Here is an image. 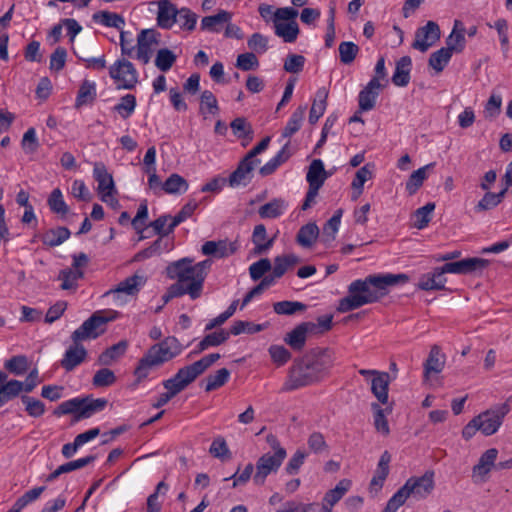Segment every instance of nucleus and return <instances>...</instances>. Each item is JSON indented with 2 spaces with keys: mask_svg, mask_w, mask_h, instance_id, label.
<instances>
[{
  "mask_svg": "<svg viewBox=\"0 0 512 512\" xmlns=\"http://www.w3.org/2000/svg\"><path fill=\"white\" fill-rule=\"evenodd\" d=\"M446 357L441 353L438 345L431 347L427 360L424 363V376L428 378L431 373H440L444 369Z\"/></svg>",
  "mask_w": 512,
  "mask_h": 512,
  "instance_id": "obj_23",
  "label": "nucleus"
},
{
  "mask_svg": "<svg viewBox=\"0 0 512 512\" xmlns=\"http://www.w3.org/2000/svg\"><path fill=\"white\" fill-rule=\"evenodd\" d=\"M300 259L295 254L280 255L274 258L273 274L274 277L281 278L285 272L294 265L298 264Z\"/></svg>",
  "mask_w": 512,
  "mask_h": 512,
  "instance_id": "obj_43",
  "label": "nucleus"
},
{
  "mask_svg": "<svg viewBox=\"0 0 512 512\" xmlns=\"http://www.w3.org/2000/svg\"><path fill=\"white\" fill-rule=\"evenodd\" d=\"M307 306L298 301H279L273 304V310L278 315H294L296 313L304 312Z\"/></svg>",
  "mask_w": 512,
  "mask_h": 512,
  "instance_id": "obj_50",
  "label": "nucleus"
},
{
  "mask_svg": "<svg viewBox=\"0 0 512 512\" xmlns=\"http://www.w3.org/2000/svg\"><path fill=\"white\" fill-rule=\"evenodd\" d=\"M161 365L156 361V359L147 352L143 355V357L139 360L138 365L134 370V375L136 377L137 382H142L146 379L149 374L159 368Z\"/></svg>",
  "mask_w": 512,
  "mask_h": 512,
  "instance_id": "obj_30",
  "label": "nucleus"
},
{
  "mask_svg": "<svg viewBox=\"0 0 512 512\" xmlns=\"http://www.w3.org/2000/svg\"><path fill=\"white\" fill-rule=\"evenodd\" d=\"M285 207L286 205L284 200L280 198L273 199L262 205L258 210V214L263 219L278 218L283 214Z\"/></svg>",
  "mask_w": 512,
  "mask_h": 512,
  "instance_id": "obj_40",
  "label": "nucleus"
},
{
  "mask_svg": "<svg viewBox=\"0 0 512 512\" xmlns=\"http://www.w3.org/2000/svg\"><path fill=\"white\" fill-rule=\"evenodd\" d=\"M506 192L507 188L502 189L499 193L488 191L475 206V211L482 212L495 208L502 202Z\"/></svg>",
  "mask_w": 512,
  "mask_h": 512,
  "instance_id": "obj_47",
  "label": "nucleus"
},
{
  "mask_svg": "<svg viewBox=\"0 0 512 512\" xmlns=\"http://www.w3.org/2000/svg\"><path fill=\"white\" fill-rule=\"evenodd\" d=\"M391 378L389 373L381 372L377 377L371 380V392L381 404L388 403V391Z\"/></svg>",
  "mask_w": 512,
  "mask_h": 512,
  "instance_id": "obj_24",
  "label": "nucleus"
},
{
  "mask_svg": "<svg viewBox=\"0 0 512 512\" xmlns=\"http://www.w3.org/2000/svg\"><path fill=\"white\" fill-rule=\"evenodd\" d=\"M230 331L221 329L220 331L206 335L198 344V349L194 353H200L211 346H218L228 340Z\"/></svg>",
  "mask_w": 512,
  "mask_h": 512,
  "instance_id": "obj_49",
  "label": "nucleus"
},
{
  "mask_svg": "<svg viewBox=\"0 0 512 512\" xmlns=\"http://www.w3.org/2000/svg\"><path fill=\"white\" fill-rule=\"evenodd\" d=\"M411 58L403 56L396 62L395 72L392 76V82L398 87H405L410 81Z\"/></svg>",
  "mask_w": 512,
  "mask_h": 512,
  "instance_id": "obj_28",
  "label": "nucleus"
},
{
  "mask_svg": "<svg viewBox=\"0 0 512 512\" xmlns=\"http://www.w3.org/2000/svg\"><path fill=\"white\" fill-rule=\"evenodd\" d=\"M112 318L105 317L101 312L93 313L83 324L71 334L72 342L96 339L104 332V326Z\"/></svg>",
  "mask_w": 512,
  "mask_h": 512,
  "instance_id": "obj_5",
  "label": "nucleus"
},
{
  "mask_svg": "<svg viewBox=\"0 0 512 512\" xmlns=\"http://www.w3.org/2000/svg\"><path fill=\"white\" fill-rule=\"evenodd\" d=\"M197 208L198 202L195 199H190L172 218V221L169 224V230L173 231L176 226L190 218Z\"/></svg>",
  "mask_w": 512,
  "mask_h": 512,
  "instance_id": "obj_57",
  "label": "nucleus"
},
{
  "mask_svg": "<svg viewBox=\"0 0 512 512\" xmlns=\"http://www.w3.org/2000/svg\"><path fill=\"white\" fill-rule=\"evenodd\" d=\"M188 187L186 179L177 173L171 174L162 184V190L167 194H182Z\"/></svg>",
  "mask_w": 512,
  "mask_h": 512,
  "instance_id": "obj_39",
  "label": "nucleus"
},
{
  "mask_svg": "<svg viewBox=\"0 0 512 512\" xmlns=\"http://www.w3.org/2000/svg\"><path fill=\"white\" fill-rule=\"evenodd\" d=\"M197 22V15L190 9L183 7L179 9V14L176 18V24L182 30L193 31Z\"/></svg>",
  "mask_w": 512,
  "mask_h": 512,
  "instance_id": "obj_63",
  "label": "nucleus"
},
{
  "mask_svg": "<svg viewBox=\"0 0 512 512\" xmlns=\"http://www.w3.org/2000/svg\"><path fill=\"white\" fill-rule=\"evenodd\" d=\"M110 77L119 82L118 88L133 89L138 82V74L133 64L126 59H119L109 68Z\"/></svg>",
  "mask_w": 512,
  "mask_h": 512,
  "instance_id": "obj_7",
  "label": "nucleus"
},
{
  "mask_svg": "<svg viewBox=\"0 0 512 512\" xmlns=\"http://www.w3.org/2000/svg\"><path fill=\"white\" fill-rule=\"evenodd\" d=\"M230 127L233 131V134L238 139H249L251 140L253 137V129L251 124L244 117H237L231 123Z\"/></svg>",
  "mask_w": 512,
  "mask_h": 512,
  "instance_id": "obj_54",
  "label": "nucleus"
},
{
  "mask_svg": "<svg viewBox=\"0 0 512 512\" xmlns=\"http://www.w3.org/2000/svg\"><path fill=\"white\" fill-rule=\"evenodd\" d=\"M435 210V203L429 202L423 207L418 208L412 215L413 227L421 230L428 226L432 219V213Z\"/></svg>",
  "mask_w": 512,
  "mask_h": 512,
  "instance_id": "obj_41",
  "label": "nucleus"
},
{
  "mask_svg": "<svg viewBox=\"0 0 512 512\" xmlns=\"http://www.w3.org/2000/svg\"><path fill=\"white\" fill-rule=\"evenodd\" d=\"M447 49L453 52H461L465 46L464 28L460 20H455L452 33L446 40Z\"/></svg>",
  "mask_w": 512,
  "mask_h": 512,
  "instance_id": "obj_34",
  "label": "nucleus"
},
{
  "mask_svg": "<svg viewBox=\"0 0 512 512\" xmlns=\"http://www.w3.org/2000/svg\"><path fill=\"white\" fill-rule=\"evenodd\" d=\"M259 164L260 161H252L244 157L237 168L226 178L228 185L232 188L247 186L252 181L255 167Z\"/></svg>",
  "mask_w": 512,
  "mask_h": 512,
  "instance_id": "obj_14",
  "label": "nucleus"
},
{
  "mask_svg": "<svg viewBox=\"0 0 512 512\" xmlns=\"http://www.w3.org/2000/svg\"><path fill=\"white\" fill-rule=\"evenodd\" d=\"M382 87V84L377 83L376 79H371L368 82L367 86L360 91L358 96L360 111H369L374 108L379 90Z\"/></svg>",
  "mask_w": 512,
  "mask_h": 512,
  "instance_id": "obj_21",
  "label": "nucleus"
},
{
  "mask_svg": "<svg viewBox=\"0 0 512 512\" xmlns=\"http://www.w3.org/2000/svg\"><path fill=\"white\" fill-rule=\"evenodd\" d=\"M285 458L281 452L279 454L267 452L260 456L255 465L254 484L257 486L263 485L268 475L279 470Z\"/></svg>",
  "mask_w": 512,
  "mask_h": 512,
  "instance_id": "obj_6",
  "label": "nucleus"
},
{
  "mask_svg": "<svg viewBox=\"0 0 512 512\" xmlns=\"http://www.w3.org/2000/svg\"><path fill=\"white\" fill-rule=\"evenodd\" d=\"M341 216H342V210L339 209L324 225V227H323V241L324 242H330L335 239V234L337 233L339 226H340Z\"/></svg>",
  "mask_w": 512,
  "mask_h": 512,
  "instance_id": "obj_62",
  "label": "nucleus"
},
{
  "mask_svg": "<svg viewBox=\"0 0 512 512\" xmlns=\"http://www.w3.org/2000/svg\"><path fill=\"white\" fill-rule=\"evenodd\" d=\"M159 34L153 29H144L137 37L136 58L143 64L149 63L155 47L158 45Z\"/></svg>",
  "mask_w": 512,
  "mask_h": 512,
  "instance_id": "obj_13",
  "label": "nucleus"
},
{
  "mask_svg": "<svg viewBox=\"0 0 512 512\" xmlns=\"http://www.w3.org/2000/svg\"><path fill=\"white\" fill-rule=\"evenodd\" d=\"M96 85L94 82L84 80L78 90L75 107L80 108L84 105L92 104L96 99Z\"/></svg>",
  "mask_w": 512,
  "mask_h": 512,
  "instance_id": "obj_36",
  "label": "nucleus"
},
{
  "mask_svg": "<svg viewBox=\"0 0 512 512\" xmlns=\"http://www.w3.org/2000/svg\"><path fill=\"white\" fill-rule=\"evenodd\" d=\"M443 275L444 273H440V267H437L432 273L422 275L418 287L425 291L443 290L447 281Z\"/></svg>",
  "mask_w": 512,
  "mask_h": 512,
  "instance_id": "obj_26",
  "label": "nucleus"
},
{
  "mask_svg": "<svg viewBox=\"0 0 512 512\" xmlns=\"http://www.w3.org/2000/svg\"><path fill=\"white\" fill-rule=\"evenodd\" d=\"M405 484L412 498L416 500L425 499L435 487L434 471L428 470L420 477H410Z\"/></svg>",
  "mask_w": 512,
  "mask_h": 512,
  "instance_id": "obj_10",
  "label": "nucleus"
},
{
  "mask_svg": "<svg viewBox=\"0 0 512 512\" xmlns=\"http://www.w3.org/2000/svg\"><path fill=\"white\" fill-rule=\"evenodd\" d=\"M335 351L331 348L316 347L295 359L282 391H293L313 385L326 378L335 364Z\"/></svg>",
  "mask_w": 512,
  "mask_h": 512,
  "instance_id": "obj_1",
  "label": "nucleus"
},
{
  "mask_svg": "<svg viewBox=\"0 0 512 512\" xmlns=\"http://www.w3.org/2000/svg\"><path fill=\"white\" fill-rule=\"evenodd\" d=\"M274 28L275 34L286 43L295 42L299 34V27L296 21L286 23L274 21Z\"/></svg>",
  "mask_w": 512,
  "mask_h": 512,
  "instance_id": "obj_33",
  "label": "nucleus"
},
{
  "mask_svg": "<svg viewBox=\"0 0 512 512\" xmlns=\"http://www.w3.org/2000/svg\"><path fill=\"white\" fill-rule=\"evenodd\" d=\"M126 349H127L126 341H120V342L110 346L109 348H107L105 351H103L99 355V357H98L99 364L103 365V366L111 365L115 360H117L122 355H124Z\"/></svg>",
  "mask_w": 512,
  "mask_h": 512,
  "instance_id": "obj_37",
  "label": "nucleus"
},
{
  "mask_svg": "<svg viewBox=\"0 0 512 512\" xmlns=\"http://www.w3.org/2000/svg\"><path fill=\"white\" fill-rule=\"evenodd\" d=\"M316 324L313 322H303L296 326L292 331L286 334L284 341L296 351H300L306 344L307 334L315 331Z\"/></svg>",
  "mask_w": 512,
  "mask_h": 512,
  "instance_id": "obj_16",
  "label": "nucleus"
},
{
  "mask_svg": "<svg viewBox=\"0 0 512 512\" xmlns=\"http://www.w3.org/2000/svg\"><path fill=\"white\" fill-rule=\"evenodd\" d=\"M84 277L82 270H73L71 268L63 269L59 272L58 279L62 281V290H75L77 281Z\"/></svg>",
  "mask_w": 512,
  "mask_h": 512,
  "instance_id": "obj_45",
  "label": "nucleus"
},
{
  "mask_svg": "<svg viewBox=\"0 0 512 512\" xmlns=\"http://www.w3.org/2000/svg\"><path fill=\"white\" fill-rule=\"evenodd\" d=\"M498 456L496 448L486 450L480 457L478 463L473 467V478H479L481 481L485 480L486 475L495 466V461Z\"/></svg>",
  "mask_w": 512,
  "mask_h": 512,
  "instance_id": "obj_22",
  "label": "nucleus"
},
{
  "mask_svg": "<svg viewBox=\"0 0 512 512\" xmlns=\"http://www.w3.org/2000/svg\"><path fill=\"white\" fill-rule=\"evenodd\" d=\"M86 358V348L81 344V342H73V344L66 350L60 364L67 372H70L84 362Z\"/></svg>",
  "mask_w": 512,
  "mask_h": 512,
  "instance_id": "obj_17",
  "label": "nucleus"
},
{
  "mask_svg": "<svg viewBox=\"0 0 512 512\" xmlns=\"http://www.w3.org/2000/svg\"><path fill=\"white\" fill-rule=\"evenodd\" d=\"M22 392L21 381L12 379L0 386V407Z\"/></svg>",
  "mask_w": 512,
  "mask_h": 512,
  "instance_id": "obj_48",
  "label": "nucleus"
},
{
  "mask_svg": "<svg viewBox=\"0 0 512 512\" xmlns=\"http://www.w3.org/2000/svg\"><path fill=\"white\" fill-rule=\"evenodd\" d=\"M50 210L62 217L66 216L69 211L67 204L63 199L62 192L59 188L54 189L47 200Z\"/></svg>",
  "mask_w": 512,
  "mask_h": 512,
  "instance_id": "obj_53",
  "label": "nucleus"
},
{
  "mask_svg": "<svg viewBox=\"0 0 512 512\" xmlns=\"http://www.w3.org/2000/svg\"><path fill=\"white\" fill-rule=\"evenodd\" d=\"M192 263L193 260L190 258H182L170 263L166 268L167 276L170 279H177L185 285H193L197 280V273Z\"/></svg>",
  "mask_w": 512,
  "mask_h": 512,
  "instance_id": "obj_11",
  "label": "nucleus"
},
{
  "mask_svg": "<svg viewBox=\"0 0 512 512\" xmlns=\"http://www.w3.org/2000/svg\"><path fill=\"white\" fill-rule=\"evenodd\" d=\"M307 445L310 452L314 454H328L329 445L321 432L315 431L311 433L307 439Z\"/></svg>",
  "mask_w": 512,
  "mask_h": 512,
  "instance_id": "obj_55",
  "label": "nucleus"
},
{
  "mask_svg": "<svg viewBox=\"0 0 512 512\" xmlns=\"http://www.w3.org/2000/svg\"><path fill=\"white\" fill-rule=\"evenodd\" d=\"M237 250L236 242H228L226 240L220 241H207L202 247L201 251L204 255L214 256L216 258H224L234 254Z\"/></svg>",
  "mask_w": 512,
  "mask_h": 512,
  "instance_id": "obj_19",
  "label": "nucleus"
},
{
  "mask_svg": "<svg viewBox=\"0 0 512 512\" xmlns=\"http://www.w3.org/2000/svg\"><path fill=\"white\" fill-rule=\"evenodd\" d=\"M21 401L25 405V411L31 417H41L46 411L45 404L39 399L33 398L28 395H22Z\"/></svg>",
  "mask_w": 512,
  "mask_h": 512,
  "instance_id": "obj_60",
  "label": "nucleus"
},
{
  "mask_svg": "<svg viewBox=\"0 0 512 512\" xmlns=\"http://www.w3.org/2000/svg\"><path fill=\"white\" fill-rule=\"evenodd\" d=\"M452 57V53L446 47H443L430 55L429 66L436 72H441L448 64Z\"/></svg>",
  "mask_w": 512,
  "mask_h": 512,
  "instance_id": "obj_56",
  "label": "nucleus"
},
{
  "mask_svg": "<svg viewBox=\"0 0 512 512\" xmlns=\"http://www.w3.org/2000/svg\"><path fill=\"white\" fill-rule=\"evenodd\" d=\"M230 371L227 368H221L215 372V374H210L205 378V391L211 392L222 387L229 379Z\"/></svg>",
  "mask_w": 512,
  "mask_h": 512,
  "instance_id": "obj_52",
  "label": "nucleus"
},
{
  "mask_svg": "<svg viewBox=\"0 0 512 512\" xmlns=\"http://www.w3.org/2000/svg\"><path fill=\"white\" fill-rule=\"evenodd\" d=\"M319 236V228L316 223L311 222L303 225L297 235L296 242L305 248H310L317 240Z\"/></svg>",
  "mask_w": 512,
  "mask_h": 512,
  "instance_id": "obj_32",
  "label": "nucleus"
},
{
  "mask_svg": "<svg viewBox=\"0 0 512 512\" xmlns=\"http://www.w3.org/2000/svg\"><path fill=\"white\" fill-rule=\"evenodd\" d=\"M329 177L328 172L324 168L321 159H314L309 167L306 175V180L309 185L323 186L325 180Z\"/></svg>",
  "mask_w": 512,
  "mask_h": 512,
  "instance_id": "obj_31",
  "label": "nucleus"
},
{
  "mask_svg": "<svg viewBox=\"0 0 512 512\" xmlns=\"http://www.w3.org/2000/svg\"><path fill=\"white\" fill-rule=\"evenodd\" d=\"M406 274H372L357 279L348 286V295L339 301L337 310L346 313L364 305L380 301L389 293V288L408 281Z\"/></svg>",
  "mask_w": 512,
  "mask_h": 512,
  "instance_id": "obj_2",
  "label": "nucleus"
},
{
  "mask_svg": "<svg viewBox=\"0 0 512 512\" xmlns=\"http://www.w3.org/2000/svg\"><path fill=\"white\" fill-rule=\"evenodd\" d=\"M83 399H84L83 408L81 409L79 414L75 417V421H80L82 419L89 418L94 413L102 411L107 405V400L104 398L91 399V400H89L88 398H83Z\"/></svg>",
  "mask_w": 512,
  "mask_h": 512,
  "instance_id": "obj_44",
  "label": "nucleus"
},
{
  "mask_svg": "<svg viewBox=\"0 0 512 512\" xmlns=\"http://www.w3.org/2000/svg\"><path fill=\"white\" fill-rule=\"evenodd\" d=\"M94 179L98 183V193L101 195L103 202H108V198L116 193L115 184L112 175L107 171L106 166L102 162H96L93 168Z\"/></svg>",
  "mask_w": 512,
  "mask_h": 512,
  "instance_id": "obj_15",
  "label": "nucleus"
},
{
  "mask_svg": "<svg viewBox=\"0 0 512 512\" xmlns=\"http://www.w3.org/2000/svg\"><path fill=\"white\" fill-rule=\"evenodd\" d=\"M219 353H212L202 357L200 360L180 368L174 377L167 379V384H171L179 393L188 385L194 382L198 376L203 374L212 364L220 359Z\"/></svg>",
  "mask_w": 512,
  "mask_h": 512,
  "instance_id": "obj_3",
  "label": "nucleus"
},
{
  "mask_svg": "<svg viewBox=\"0 0 512 512\" xmlns=\"http://www.w3.org/2000/svg\"><path fill=\"white\" fill-rule=\"evenodd\" d=\"M177 56L168 48L158 50L155 58V66L163 71H168L176 62Z\"/></svg>",
  "mask_w": 512,
  "mask_h": 512,
  "instance_id": "obj_61",
  "label": "nucleus"
},
{
  "mask_svg": "<svg viewBox=\"0 0 512 512\" xmlns=\"http://www.w3.org/2000/svg\"><path fill=\"white\" fill-rule=\"evenodd\" d=\"M70 235L71 232L67 227L59 226L45 231L41 236V240L44 245L56 247L64 243Z\"/></svg>",
  "mask_w": 512,
  "mask_h": 512,
  "instance_id": "obj_29",
  "label": "nucleus"
},
{
  "mask_svg": "<svg viewBox=\"0 0 512 512\" xmlns=\"http://www.w3.org/2000/svg\"><path fill=\"white\" fill-rule=\"evenodd\" d=\"M350 486L351 481L348 479L339 481L334 489L329 490L325 494L322 504L332 511V507L345 495Z\"/></svg>",
  "mask_w": 512,
  "mask_h": 512,
  "instance_id": "obj_35",
  "label": "nucleus"
},
{
  "mask_svg": "<svg viewBox=\"0 0 512 512\" xmlns=\"http://www.w3.org/2000/svg\"><path fill=\"white\" fill-rule=\"evenodd\" d=\"M84 399L83 398H73L67 401L62 402L55 410L54 415L61 416L66 414H73V422L75 421V417L79 414L81 409L83 408Z\"/></svg>",
  "mask_w": 512,
  "mask_h": 512,
  "instance_id": "obj_51",
  "label": "nucleus"
},
{
  "mask_svg": "<svg viewBox=\"0 0 512 512\" xmlns=\"http://www.w3.org/2000/svg\"><path fill=\"white\" fill-rule=\"evenodd\" d=\"M306 112V106H299L291 115L282 132V137L289 138L301 128Z\"/></svg>",
  "mask_w": 512,
  "mask_h": 512,
  "instance_id": "obj_46",
  "label": "nucleus"
},
{
  "mask_svg": "<svg viewBox=\"0 0 512 512\" xmlns=\"http://www.w3.org/2000/svg\"><path fill=\"white\" fill-rule=\"evenodd\" d=\"M489 260L471 257L465 258L455 262H447L440 267V273H452V274H478L482 273L489 265Z\"/></svg>",
  "mask_w": 512,
  "mask_h": 512,
  "instance_id": "obj_8",
  "label": "nucleus"
},
{
  "mask_svg": "<svg viewBox=\"0 0 512 512\" xmlns=\"http://www.w3.org/2000/svg\"><path fill=\"white\" fill-rule=\"evenodd\" d=\"M95 459H96L95 455H88L84 458H80L77 460H73V461L64 463L47 476L46 482H52L62 474L81 469V468L89 465L90 463H92Z\"/></svg>",
  "mask_w": 512,
  "mask_h": 512,
  "instance_id": "obj_25",
  "label": "nucleus"
},
{
  "mask_svg": "<svg viewBox=\"0 0 512 512\" xmlns=\"http://www.w3.org/2000/svg\"><path fill=\"white\" fill-rule=\"evenodd\" d=\"M93 18L107 27H114L119 30H121L125 24L124 18L121 15L108 11L96 13L93 15Z\"/></svg>",
  "mask_w": 512,
  "mask_h": 512,
  "instance_id": "obj_58",
  "label": "nucleus"
},
{
  "mask_svg": "<svg viewBox=\"0 0 512 512\" xmlns=\"http://www.w3.org/2000/svg\"><path fill=\"white\" fill-rule=\"evenodd\" d=\"M179 9L169 0H160L157 15V24L163 29H170L176 24Z\"/></svg>",
  "mask_w": 512,
  "mask_h": 512,
  "instance_id": "obj_20",
  "label": "nucleus"
},
{
  "mask_svg": "<svg viewBox=\"0 0 512 512\" xmlns=\"http://www.w3.org/2000/svg\"><path fill=\"white\" fill-rule=\"evenodd\" d=\"M359 52V47L353 42L344 41L339 45V57L341 63L345 65L351 64Z\"/></svg>",
  "mask_w": 512,
  "mask_h": 512,
  "instance_id": "obj_64",
  "label": "nucleus"
},
{
  "mask_svg": "<svg viewBox=\"0 0 512 512\" xmlns=\"http://www.w3.org/2000/svg\"><path fill=\"white\" fill-rule=\"evenodd\" d=\"M509 411L510 406L507 403H502L475 416L480 427V432L484 436L495 434Z\"/></svg>",
  "mask_w": 512,
  "mask_h": 512,
  "instance_id": "obj_4",
  "label": "nucleus"
},
{
  "mask_svg": "<svg viewBox=\"0 0 512 512\" xmlns=\"http://www.w3.org/2000/svg\"><path fill=\"white\" fill-rule=\"evenodd\" d=\"M231 19V13L221 10L216 15L206 16L201 20V29L211 32L220 31V26L228 23Z\"/></svg>",
  "mask_w": 512,
  "mask_h": 512,
  "instance_id": "obj_38",
  "label": "nucleus"
},
{
  "mask_svg": "<svg viewBox=\"0 0 512 512\" xmlns=\"http://www.w3.org/2000/svg\"><path fill=\"white\" fill-rule=\"evenodd\" d=\"M440 39V28L434 21H428L425 26L416 30L412 47L421 52H426Z\"/></svg>",
  "mask_w": 512,
  "mask_h": 512,
  "instance_id": "obj_12",
  "label": "nucleus"
},
{
  "mask_svg": "<svg viewBox=\"0 0 512 512\" xmlns=\"http://www.w3.org/2000/svg\"><path fill=\"white\" fill-rule=\"evenodd\" d=\"M136 97L132 94H126L121 97L120 102L113 107L123 119L129 118L135 111Z\"/></svg>",
  "mask_w": 512,
  "mask_h": 512,
  "instance_id": "obj_59",
  "label": "nucleus"
},
{
  "mask_svg": "<svg viewBox=\"0 0 512 512\" xmlns=\"http://www.w3.org/2000/svg\"><path fill=\"white\" fill-rule=\"evenodd\" d=\"M275 236L267 239L266 227L263 224L256 225L252 234L254 254L261 255L268 251L274 244Z\"/></svg>",
  "mask_w": 512,
  "mask_h": 512,
  "instance_id": "obj_27",
  "label": "nucleus"
},
{
  "mask_svg": "<svg viewBox=\"0 0 512 512\" xmlns=\"http://www.w3.org/2000/svg\"><path fill=\"white\" fill-rule=\"evenodd\" d=\"M182 345L174 336H169L161 342L152 345L148 351L162 366L182 352Z\"/></svg>",
  "mask_w": 512,
  "mask_h": 512,
  "instance_id": "obj_9",
  "label": "nucleus"
},
{
  "mask_svg": "<svg viewBox=\"0 0 512 512\" xmlns=\"http://www.w3.org/2000/svg\"><path fill=\"white\" fill-rule=\"evenodd\" d=\"M434 163L425 165L414 171L406 182V190L409 195L415 194L418 189L423 185L424 180L427 178V170L432 168Z\"/></svg>",
  "mask_w": 512,
  "mask_h": 512,
  "instance_id": "obj_42",
  "label": "nucleus"
},
{
  "mask_svg": "<svg viewBox=\"0 0 512 512\" xmlns=\"http://www.w3.org/2000/svg\"><path fill=\"white\" fill-rule=\"evenodd\" d=\"M146 277L144 275L134 274L123 281H121L115 288L109 290L106 295H114L119 296L120 294H126L129 296H134L138 294L141 287H143L146 283Z\"/></svg>",
  "mask_w": 512,
  "mask_h": 512,
  "instance_id": "obj_18",
  "label": "nucleus"
}]
</instances>
